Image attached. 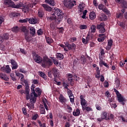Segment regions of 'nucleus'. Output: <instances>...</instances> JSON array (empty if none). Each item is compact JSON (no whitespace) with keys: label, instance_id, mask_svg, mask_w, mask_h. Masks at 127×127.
<instances>
[{"label":"nucleus","instance_id":"338daca9","mask_svg":"<svg viewBox=\"0 0 127 127\" xmlns=\"http://www.w3.org/2000/svg\"><path fill=\"white\" fill-rule=\"evenodd\" d=\"M108 45L109 46H112L113 45V40L112 39H110V40L108 41Z\"/></svg>","mask_w":127,"mask_h":127},{"label":"nucleus","instance_id":"20e7f679","mask_svg":"<svg viewBox=\"0 0 127 127\" xmlns=\"http://www.w3.org/2000/svg\"><path fill=\"white\" fill-rule=\"evenodd\" d=\"M105 26H106L105 22H101L100 24L96 25V29L99 30V33H105V32H106Z\"/></svg>","mask_w":127,"mask_h":127},{"label":"nucleus","instance_id":"c03bdc74","mask_svg":"<svg viewBox=\"0 0 127 127\" xmlns=\"http://www.w3.org/2000/svg\"><path fill=\"white\" fill-rule=\"evenodd\" d=\"M83 111H87V112H90L92 110V108L90 107H82Z\"/></svg>","mask_w":127,"mask_h":127},{"label":"nucleus","instance_id":"0e129e2a","mask_svg":"<svg viewBox=\"0 0 127 127\" xmlns=\"http://www.w3.org/2000/svg\"><path fill=\"white\" fill-rule=\"evenodd\" d=\"M22 113L23 114V115H27V112L26 111V108L23 107L22 108Z\"/></svg>","mask_w":127,"mask_h":127},{"label":"nucleus","instance_id":"f03ea898","mask_svg":"<svg viewBox=\"0 0 127 127\" xmlns=\"http://www.w3.org/2000/svg\"><path fill=\"white\" fill-rule=\"evenodd\" d=\"M3 3L5 5H8L9 7H12V8H19L21 6H22L21 4L15 5L14 2L11 0H4Z\"/></svg>","mask_w":127,"mask_h":127},{"label":"nucleus","instance_id":"c756f323","mask_svg":"<svg viewBox=\"0 0 127 127\" xmlns=\"http://www.w3.org/2000/svg\"><path fill=\"white\" fill-rule=\"evenodd\" d=\"M30 33L32 35V36H34L35 35L36 31L35 28L34 27H31L30 28Z\"/></svg>","mask_w":127,"mask_h":127},{"label":"nucleus","instance_id":"37998d69","mask_svg":"<svg viewBox=\"0 0 127 127\" xmlns=\"http://www.w3.org/2000/svg\"><path fill=\"white\" fill-rule=\"evenodd\" d=\"M21 30L23 32H24V34H26V33H28V30L26 29V27H23L21 29Z\"/></svg>","mask_w":127,"mask_h":127},{"label":"nucleus","instance_id":"5701e85b","mask_svg":"<svg viewBox=\"0 0 127 127\" xmlns=\"http://www.w3.org/2000/svg\"><path fill=\"white\" fill-rule=\"evenodd\" d=\"M56 56L57 58V59H59V60H62L64 58V55H63V54L57 53L56 55Z\"/></svg>","mask_w":127,"mask_h":127},{"label":"nucleus","instance_id":"7c9ffc66","mask_svg":"<svg viewBox=\"0 0 127 127\" xmlns=\"http://www.w3.org/2000/svg\"><path fill=\"white\" fill-rule=\"evenodd\" d=\"M64 16H58L57 18H56V21L58 24H59L60 22H61V21L62 19H63V17Z\"/></svg>","mask_w":127,"mask_h":127},{"label":"nucleus","instance_id":"ddd939ff","mask_svg":"<svg viewBox=\"0 0 127 127\" xmlns=\"http://www.w3.org/2000/svg\"><path fill=\"white\" fill-rule=\"evenodd\" d=\"M108 19V17L105 14H101L98 16V20L100 21H106Z\"/></svg>","mask_w":127,"mask_h":127},{"label":"nucleus","instance_id":"f3484780","mask_svg":"<svg viewBox=\"0 0 127 127\" xmlns=\"http://www.w3.org/2000/svg\"><path fill=\"white\" fill-rule=\"evenodd\" d=\"M25 39L26 40L27 42H30L32 40V38L31 35L29 34V33H27L26 34H24Z\"/></svg>","mask_w":127,"mask_h":127},{"label":"nucleus","instance_id":"bf43d9fd","mask_svg":"<svg viewBox=\"0 0 127 127\" xmlns=\"http://www.w3.org/2000/svg\"><path fill=\"white\" fill-rule=\"evenodd\" d=\"M78 6L79 7L80 12H82V11H83V10H84V6H83V4H79Z\"/></svg>","mask_w":127,"mask_h":127},{"label":"nucleus","instance_id":"393cba45","mask_svg":"<svg viewBox=\"0 0 127 127\" xmlns=\"http://www.w3.org/2000/svg\"><path fill=\"white\" fill-rule=\"evenodd\" d=\"M101 117L104 120H106V121H108L109 119H108V113L107 112H102V114H101Z\"/></svg>","mask_w":127,"mask_h":127},{"label":"nucleus","instance_id":"2f4dec72","mask_svg":"<svg viewBox=\"0 0 127 127\" xmlns=\"http://www.w3.org/2000/svg\"><path fill=\"white\" fill-rule=\"evenodd\" d=\"M38 16L40 18H42L43 16H44V12H43V11L39 10L38 13Z\"/></svg>","mask_w":127,"mask_h":127},{"label":"nucleus","instance_id":"6ab92c4d","mask_svg":"<svg viewBox=\"0 0 127 127\" xmlns=\"http://www.w3.org/2000/svg\"><path fill=\"white\" fill-rule=\"evenodd\" d=\"M42 6H43L44 9H45V10L47 11H51V10H52V8L47 4H42Z\"/></svg>","mask_w":127,"mask_h":127},{"label":"nucleus","instance_id":"e2e57ef3","mask_svg":"<svg viewBox=\"0 0 127 127\" xmlns=\"http://www.w3.org/2000/svg\"><path fill=\"white\" fill-rule=\"evenodd\" d=\"M92 38H93L92 37L89 35V34H88L86 39L87 40V41L89 42V41H90V40H91Z\"/></svg>","mask_w":127,"mask_h":127},{"label":"nucleus","instance_id":"58836bf2","mask_svg":"<svg viewBox=\"0 0 127 127\" xmlns=\"http://www.w3.org/2000/svg\"><path fill=\"white\" fill-rule=\"evenodd\" d=\"M37 118H39V115L37 114H34V115L32 117V120L33 121H36V120H37Z\"/></svg>","mask_w":127,"mask_h":127},{"label":"nucleus","instance_id":"3c124183","mask_svg":"<svg viewBox=\"0 0 127 127\" xmlns=\"http://www.w3.org/2000/svg\"><path fill=\"white\" fill-rule=\"evenodd\" d=\"M67 113H72V111H73L72 107H70L69 105H67Z\"/></svg>","mask_w":127,"mask_h":127},{"label":"nucleus","instance_id":"aec40b11","mask_svg":"<svg viewBox=\"0 0 127 127\" xmlns=\"http://www.w3.org/2000/svg\"><path fill=\"white\" fill-rule=\"evenodd\" d=\"M59 99L60 100V102L62 104H65V103L66 102V98H65V97H64L62 94L60 95Z\"/></svg>","mask_w":127,"mask_h":127},{"label":"nucleus","instance_id":"39448f33","mask_svg":"<svg viewBox=\"0 0 127 127\" xmlns=\"http://www.w3.org/2000/svg\"><path fill=\"white\" fill-rule=\"evenodd\" d=\"M0 70L1 72L5 73L6 74H10V72H11V68L9 67V65H6L5 66L1 67Z\"/></svg>","mask_w":127,"mask_h":127},{"label":"nucleus","instance_id":"9b49d317","mask_svg":"<svg viewBox=\"0 0 127 127\" xmlns=\"http://www.w3.org/2000/svg\"><path fill=\"white\" fill-rule=\"evenodd\" d=\"M26 91V100L28 101L30 99V94H29V92L30 91V88H29V85H26L25 87Z\"/></svg>","mask_w":127,"mask_h":127},{"label":"nucleus","instance_id":"a211bd4d","mask_svg":"<svg viewBox=\"0 0 127 127\" xmlns=\"http://www.w3.org/2000/svg\"><path fill=\"white\" fill-rule=\"evenodd\" d=\"M68 50H76V44L72 43V44H68V45L67 47Z\"/></svg>","mask_w":127,"mask_h":127},{"label":"nucleus","instance_id":"cd10ccee","mask_svg":"<svg viewBox=\"0 0 127 127\" xmlns=\"http://www.w3.org/2000/svg\"><path fill=\"white\" fill-rule=\"evenodd\" d=\"M19 30H20V29L19 28V27H18L17 26L13 27L12 28V31L13 32H15V33H17L19 32Z\"/></svg>","mask_w":127,"mask_h":127},{"label":"nucleus","instance_id":"0eeeda50","mask_svg":"<svg viewBox=\"0 0 127 127\" xmlns=\"http://www.w3.org/2000/svg\"><path fill=\"white\" fill-rule=\"evenodd\" d=\"M117 99L118 100V102L123 105V106H125V104L126 103V99L124 98V96H122V94L118 95L117 96Z\"/></svg>","mask_w":127,"mask_h":127},{"label":"nucleus","instance_id":"864d4df0","mask_svg":"<svg viewBox=\"0 0 127 127\" xmlns=\"http://www.w3.org/2000/svg\"><path fill=\"white\" fill-rule=\"evenodd\" d=\"M54 82H55V83H56V84L58 85V86H61V82L57 81V78H54Z\"/></svg>","mask_w":127,"mask_h":127},{"label":"nucleus","instance_id":"de8ad7c7","mask_svg":"<svg viewBox=\"0 0 127 127\" xmlns=\"http://www.w3.org/2000/svg\"><path fill=\"white\" fill-rule=\"evenodd\" d=\"M28 21V18H26L24 19H20L19 20V22H20L21 23H25Z\"/></svg>","mask_w":127,"mask_h":127},{"label":"nucleus","instance_id":"b1692460","mask_svg":"<svg viewBox=\"0 0 127 127\" xmlns=\"http://www.w3.org/2000/svg\"><path fill=\"white\" fill-rule=\"evenodd\" d=\"M90 30L91 33H95L97 30V26L95 25H92L90 26Z\"/></svg>","mask_w":127,"mask_h":127},{"label":"nucleus","instance_id":"c9c22d12","mask_svg":"<svg viewBox=\"0 0 127 127\" xmlns=\"http://www.w3.org/2000/svg\"><path fill=\"white\" fill-rule=\"evenodd\" d=\"M102 10L105 12V13L107 14V15L111 14L110 10H108V8H104Z\"/></svg>","mask_w":127,"mask_h":127},{"label":"nucleus","instance_id":"4be33fe9","mask_svg":"<svg viewBox=\"0 0 127 127\" xmlns=\"http://www.w3.org/2000/svg\"><path fill=\"white\" fill-rule=\"evenodd\" d=\"M46 41L48 44H51V43H53V39L51 37L45 36Z\"/></svg>","mask_w":127,"mask_h":127},{"label":"nucleus","instance_id":"6e6552de","mask_svg":"<svg viewBox=\"0 0 127 127\" xmlns=\"http://www.w3.org/2000/svg\"><path fill=\"white\" fill-rule=\"evenodd\" d=\"M11 65H12V70H15L17 68H18V64L16 61L13 59L10 60Z\"/></svg>","mask_w":127,"mask_h":127},{"label":"nucleus","instance_id":"052dcab7","mask_svg":"<svg viewBox=\"0 0 127 127\" xmlns=\"http://www.w3.org/2000/svg\"><path fill=\"white\" fill-rule=\"evenodd\" d=\"M57 29H59V33H63V31H64V28L63 27H59L57 28Z\"/></svg>","mask_w":127,"mask_h":127},{"label":"nucleus","instance_id":"1a4fd4ad","mask_svg":"<svg viewBox=\"0 0 127 127\" xmlns=\"http://www.w3.org/2000/svg\"><path fill=\"white\" fill-rule=\"evenodd\" d=\"M54 14L58 16H64V12H63L62 10H60L59 8L55 9Z\"/></svg>","mask_w":127,"mask_h":127},{"label":"nucleus","instance_id":"473e14b6","mask_svg":"<svg viewBox=\"0 0 127 127\" xmlns=\"http://www.w3.org/2000/svg\"><path fill=\"white\" fill-rule=\"evenodd\" d=\"M38 123L40 127H46V123H44L42 124L40 120H38Z\"/></svg>","mask_w":127,"mask_h":127},{"label":"nucleus","instance_id":"f8f14e48","mask_svg":"<svg viewBox=\"0 0 127 127\" xmlns=\"http://www.w3.org/2000/svg\"><path fill=\"white\" fill-rule=\"evenodd\" d=\"M51 71L53 73L54 78H57V77H58V73H59V70H58L57 68H53Z\"/></svg>","mask_w":127,"mask_h":127},{"label":"nucleus","instance_id":"13d9d810","mask_svg":"<svg viewBox=\"0 0 127 127\" xmlns=\"http://www.w3.org/2000/svg\"><path fill=\"white\" fill-rule=\"evenodd\" d=\"M38 35H42L43 34V30L40 29L37 32Z\"/></svg>","mask_w":127,"mask_h":127},{"label":"nucleus","instance_id":"f704fd0d","mask_svg":"<svg viewBox=\"0 0 127 127\" xmlns=\"http://www.w3.org/2000/svg\"><path fill=\"white\" fill-rule=\"evenodd\" d=\"M39 75L40 77H42V78H43V79H45V73L42 71H39Z\"/></svg>","mask_w":127,"mask_h":127},{"label":"nucleus","instance_id":"a19ab883","mask_svg":"<svg viewBox=\"0 0 127 127\" xmlns=\"http://www.w3.org/2000/svg\"><path fill=\"white\" fill-rule=\"evenodd\" d=\"M124 16V14L122 13H117L116 17L117 18H123Z\"/></svg>","mask_w":127,"mask_h":127},{"label":"nucleus","instance_id":"412c9836","mask_svg":"<svg viewBox=\"0 0 127 127\" xmlns=\"http://www.w3.org/2000/svg\"><path fill=\"white\" fill-rule=\"evenodd\" d=\"M45 2L52 6H54V5L56 4L54 0H45Z\"/></svg>","mask_w":127,"mask_h":127},{"label":"nucleus","instance_id":"49530a36","mask_svg":"<svg viewBox=\"0 0 127 127\" xmlns=\"http://www.w3.org/2000/svg\"><path fill=\"white\" fill-rule=\"evenodd\" d=\"M51 58L52 60H53V62L55 64V65H58V64H59L58 62H57V61L56 60V59H55L54 57H51Z\"/></svg>","mask_w":127,"mask_h":127},{"label":"nucleus","instance_id":"79ce46f5","mask_svg":"<svg viewBox=\"0 0 127 127\" xmlns=\"http://www.w3.org/2000/svg\"><path fill=\"white\" fill-rule=\"evenodd\" d=\"M30 101L31 104H34L36 102V98L32 97L30 98Z\"/></svg>","mask_w":127,"mask_h":127},{"label":"nucleus","instance_id":"69168bd1","mask_svg":"<svg viewBox=\"0 0 127 127\" xmlns=\"http://www.w3.org/2000/svg\"><path fill=\"white\" fill-rule=\"evenodd\" d=\"M67 22L69 24V25H72V19H71L70 18H68Z\"/></svg>","mask_w":127,"mask_h":127},{"label":"nucleus","instance_id":"8fccbe9b","mask_svg":"<svg viewBox=\"0 0 127 127\" xmlns=\"http://www.w3.org/2000/svg\"><path fill=\"white\" fill-rule=\"evenodd\" d=\"M40 114L42 115H45L46 114V112H45V109L44 107H42L40 110Z\"/></svg>","mask_w":127,"mask_h":127},{"label":"nucleus","instance_id":"774afa93","mask_svg":"<svg viewBox=\"0 0 127 127\" xmlns=\"http://www.w3.org/2000/svg\"><path fill=\"white\" fill-rule=\"evenodd\" d=\"M95 107L98 111H101L102 110V107H101L99 104H96Z\"/></svg>","mask_w":127,"mask_h":127},{"label":"nucleus","instance_id":"c85d7f7f","mask_svg":"<svg viewBox=\"0 0 127 127\" xmlns=\"http://www.w3.org/2000/svg\"><path fill=\"white\" fill-rule=\"evenodd\" d=\"M80 110L79 109H77L75 111L73 112V115L74 117H78V116H80Z\"/></svg>","mask_w":127,"mask_h":127},{"label":"nucleus","instance_id":"09e8293b","mask_svg":"<svg viewBox=\"0 0 127 127\" xmlns=\"http://www.w3.org/2000/svg\"><path fill=\"white\" fill-rule=\"evenodd\" d=\"M20 4H22V6L21 7H22L23 6V9H25V10L24 11V12H26V11H28V6L25 5L23 6V4L22 3H20Z\"/></svg>","mask_w":127,"mask_h":127},{"label":"nucleus","instance_id":"a18cd8bd","mask_svg":"<svg viewBox=\"0 0 127 127\" xmlns=\"http://www.w3.org/2000/svg\"><path fill=\"white\" fill-rule=\"evenodd\" d=\"M19 71L20 73H23V74H25L26 73V70L24 69V68L21 67L19 68Z\"/></svg>","mask_w":127,"mask_h":127},{"label":"nucleus","instance_id":"9d476101","mask_svg":"<svg viewBox=\"0 0 127 127\" xmlns=\"http://www.w3.org/2000/svg\"><path fill=\"white\" fill-rule=\"evenodd\" d=\"M9 38V34L8 33H5L3 35V36H1L0 35V42L2 43L4 40H7Z\"/></svg>","mask_w":127,"mask_h":127},{"label":"nucleus","instance_id":"4d7b16f0","mask_svg":"<svg viewBox=\"0 0 127 127\" xmlns=\"http://www.w3.org/2000/svg\"><path fill=\"white\" fill-rule=\"evenodd\" d=\"M118 23L119 25H120V26L122 27V28H125V23H124L123 22H118Z\"/></svg>","mask_w":127,"mask_h":127},{"label":"nucleus","instance_id":"f257e3e1","mask_svg":"<svg viewBox=\"0 0 127 127\" xmlns=\"http://www.w3.org/2000/svg\"><path fill=\"white\" fill-rule=\"evenodd\" d=\"M33 58L36 63L38 64H40L42 63V66L44 68H46V67H50L53 65V63L51 59H49L48 57H44L43 59L39 55L36 54V53H34L33 55Z\"/></svg>","mask_w":127,"mask_h":127},{"label":"nucleus","instance_id":"603ef678","mask_svg":"<svg viewBox=\"0 0 127 127\" xmlns=\"http://www.w3.org/2000/svg\"><path fill=\"white\" fill-rule=\"evenodd\" d=\"M68 80L70 83V85L73 86L74 85V82L73 81V79H72V77H68Z\"/></svg>","mask_w":127,"mask_h":127},{"label":"nucleus","instance_id":"4c0bfd02","mask_svg":"<svg viewBox=\"0 0 127 127\" xmlns=\"http://www.w3.org/2000/svg\"><path fill=\"white\" fill-rule=\"evenodd\" d=\"M26 105L30 110H32V109L34 108V104H33V103H31V104L29 103H27Z\"/></svg>","mask_w":127,"mask_h":127},{"label":"nucleus","instance_id":"72a5a7b5","mask_svg":"<svg viewBox=\"0 0 127 127\" xmlns=\"http://www.w3.org/2000/svg\"><path fill=\"white\" fill-rule=\"evenodd\" d=\"M98 36L101 40H102L103 41H104L105 39H106V36H105V34H100Z\"/></svg>","mask_w":127,"mask_h":127},{"label":"nucleus","instance_id":"e433bc0d","mask_svg":"<svg viewBox=\"0 0 127 127\" xmlns=\"http://www.w3.org/2000/svg\"><path fill=\"white\" fill-rule=\"evenodd\" d=\"M35 91L36 93H38V96H41V93L42 91L40 90V88L37 87L36 88Z\"/></svg>","mask_w":127,"mask_h":127},{"label":"nucleus","instance_id":"dca6fc26","mask_svg":"<svg viewBox=\"0 0 127 127\" xmlns=\"http://www.w3.org/2000/svg\"><path fill=\"white\" fill-rule=\"evenodd\" d=\"M47 19L48 21L51 22V21H53V20H56V15L54 13L51 16L47 17Z\"/></svg>","mask_w":127,"mask_h":127},{"label":"nucleus","instance_id":"ea45409f","mask_svg":"<svg viewBox=\"0 0 127 127\" xmlns=\"http://www.w3.org/2000/svg\"><path fill=\"white\" fill-rule=\"evenodd\" d=\"M79 28L83 30V29H87V28H88V26L86 25H80L79 26Z\"/></svg>","mask_w":127,"mask_h":127},{"label":"nucleus","instance_id":"680f3d73","mask_svg":"<svg viewBox=\"0 0 127 127\" xmlns=\"http://www.w3.org/2000/svg\"><path fill=\"white\" fill-rule=\"evenodd\" d=\"M120 82L121 81H120V80L118 79L115 80V83L116 84L117 87H120Z\"/></svg>","mask_w":127,"mask_h":127},{"label":"nucleus","instance_id":"4468645a","mask_svg":"<svg viewBox=\"0 0 127 127\" xmlns=\"http://www.w3.org/2000/svg\"><path fill=\"white\" fill-rule=\"evenodd\" d=\"M80 104L81 105L82 108L85 107L87 105V101L84 99V96L80 95Z\"/></svg>","mask_w":127,"mask_h":127},{"label":"nucleus","instance_id":"7ed1b4c3","mask_svg":"<svg viewBox=\"0 0 127 127\" xmlns=\"http://www.w3.org/2000/svg\"><path fill=\"white\" fill-rule=\"evenodd\" d=\"M63 3L67 8L71 9L74 6V3H76V1H73V0H64L63 1Z\"/></svg>","mask_w":127,"mask_h":127},{"label":"nucleus","instance_id":"6e6d98bb","mask_svg":"<svg viewBox=\"0 0 127 127\" xmlns=\"http://www.w3.org/2000/svg\"><path fill=\"white\" fill-rule=\"evenodd\" d=\"M11 15L12 17H15V16H18L19 15V14L16 12H12L11 13Z\"/></svg>","mask_w":127,"mask_h":127},{"label":"nucleus","instance_id":"a878e982","mask_svg":"<svg viewBox=\"0 0 127 127\" xmlns=\"http://www.w3.org/2000/svg\"><path fill=\"white\" fill-rule=\"evenodd\" d=\"M103 65H104V66L106 67V68H109L110 67V65H109L105 62H104V61H100L99 62V65L100 66V67H103Z\"/></svg>","mask_w":127,"mask_h":127},{"label":"nucleus","instance_id":"2eb2a0df","mask_svg":"<svg viewBox=\"0 0 127 127\" xmlns=\"http://www.w3.org/2000/svg\"><path fill=\"white\" fill-rule=\"evenodd\" d=\"M0 78L2 80H4V81H8V80H9V78H8V76H7V75L2 72L0 73Z\"/></svg>","mask_w":127,"mask_h":127},{"label":"nucleus","instance_id":"5fc2aeb1","mask_svg":"<svg viewBox=\"0 0 127 127\" xmlns=\"http://www.w3.org/2000/svg\"><path fill=\"white\" fill-rule=\"evenodd\" d=\"M121 3H122V4H123V7H124V8H127V1H126L124 0L123 1V2H122Z\"/></svg>","mask_w":127,"mask_h":127},{"label":"nucleus","instance_id":"bb28decb","mask_svg":"<svg viewBox=\"0 0 127 127\" xmlns=\"http://www.w3.org/2000/svg\"><path fill=\"white\" fill-rule=\"evenodd\" d=\"M96 17V13L95 12L92 11L89 14V18L91 20H94V19Z\"/></svg>","mask_w":127,"mask_h":127},{"label":"nucleus","instance_id":"423d86ee","mask_svg":"<svg viewBox=\"0 0 127 127\" xmlns=\"http://www.w3.org/2000/svg\"><path fill=\"white\" fill-rule=\"evenodd\" d=\"M28 21L31 24H37L38 23H39V19L36 17L28 18Z\"/></svg>","mask_w":127,"mask_h":127}]
</instances>
